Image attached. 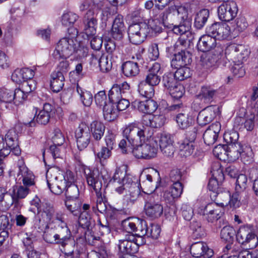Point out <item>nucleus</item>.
Segmentation results:
<instances>
[{
    "mask_svg": "<svg viewBox=\"0 0 258 258\" xmlns=\"http://www.w3.org/2000/svg\"><path fill=\"white\" fill-rule=\"evenodd\" d=\"M29 192V189L28 187L23 185L14 186L11 192H9V196L12 199L21 201L25 198Z\"/></svg>",
    "mask_w": 258,
    "mask_h": 258,
    "instance_id": "nucleus-43",
    "label": "nucleus"
},
{
    "mask_svg": "<svg viewBox=\"0 0 258 258\" xmlns=\"http://www.w3.org/2000/svg\"><path fill=\"white\" fill-rule=\"evenodd\" d=\"M160 150L167 157H172L175 151L174 137L167 133L161 134L159 140Z\"/></svg>",
    "mask_w": 258,
    "mask_h": 258,
    "instance_id": "nucleus-19",
    "label": "nucleus"
},
{
    "mask_svg": "<svg viewBox=\"0 0 258 258\" xmlns=\"http://www.w3.org/2000/svg\"><path fill=\"white\" fill-rule=\"evenodd\" d=\"M188 17L187 7L180 4L171 5L164 12L160 13V21L165 24L172 25L177 22L180 24L183 21H186ZM173 27H172V28Z\"/></svg>",
    "mask_w": 258,
    "mask_h": 258,
    "instance_id": "nucleus-5",
    "label": "nucleus"
},
{
    "mask_svg": "<svg viewBox=\"0 0 258 258\" xmlns=\"http://www.w3.org/2000/svg\"><path fill=\"white\" fill-rule=\"evenodd\" d=\"M121 227L124 231L128 233H133L137 229V224L133 219L130 218L122 221Z\"/></svg>",
    "mask_w": 258,
    "mask_h": 258,
    "instance_id": "nucleus-63",
    "label": "nucleus"
},
{
    "mask_svg": "<svg viewBox=\"0 0 258 258\" xmlns=\"http://www.w3.org/2000/svg\"><path fill=\"white\" fill-rule=\"evenodd\" d=\"M161 74L160 64L158 62H154L149 68L146 77L145 82L153 87L157 86L161 81Z\"/></svg>",
    "mask_w": 258,
    "mask_h": 258,
    "instance_id": "nucleus-27",
    "label": "nucleus"
},
{
    "mask_svg": "<svg viewBox=\"0 0 258 258\" xmlns=\"http://www.w3.org/2000/svg\"><path fill=\"white\" fill-rule=\"evenodd\" d=\"M227 25L229 28V36L232 34L234 36L243 31L248 26V23L244 17H239L234 22Z\"/></svg>",
    "mask_w": 258,
    "mask_h": 258,
    "instance_id": "nucleus-34",
    "label": "nucleus"
},
{
    "mask_svg": "<svg viewBox=\"0 0 258 258\" xmlns=\"http://www.w3.org/2000/svg\"><path fill=\"white\" fill-rule=\"evenodd\" d=\"M75 137L78 148L80 151L84 150L88 146L90 141L89 127L85 124L80 125L76 131Z\"/></svg>",
    "mask_w": 258,
    "mask_h": 258,
    "instance_id": "nucleus-23",
    "label": "nucleus"
},
{
    "mask_svg": "<svg viewBox=\"0 0 258 258\" xmlns=\"http://www.w3.org/2000/svg\"><path fill=\"white\" fill-rule=\"evenodd\" d=\"M209 17V12L207 9L200 11L196 15L194 25L198 29H202L205 25Z\"/></svg>",
    "mask_w": 258,
    "mask_h": 258,
    "instance_id": "nucleus-47",
    "label": "nucleus"
},
{
    "mask_svg": "<svg viewBox=\"0 0 258 258\" xmlns=\"http://www.w3.org/2000/svg\"><path fill=\"white\" fill-rule=\"evenodd\" d=\"M219 107L217 106L211 105L202 110L197 117L199 125L204 126L210 123L219 112Z\"/></svg>",
    "mask_w": 258,
    "mask_h": 258,
    "instance_id": "nucleus-21",
    "label": "nucleus"
},
{
    "mask_svg": "<svg viewBox=\"0 0 258 258\" xmlns=\"http://www.w3.org/2000/svg\"><path fill=\"white\" fill-rule=\"evenodd\" d=\"M51 76V88L54 92H58L64 85V77L61 73L58 72L52 73Z\"/></svg>",
    "mask_w": 258,
    "mask_h": 258,
    "instance_id": "nucleus-39",
    "label": "nucleus"
},
{
    "mask_svg": "<svg viewBox=\"0 0 258 258\" xmlns=\"http://www.w3.org/2000/svg\"><path fill=\"white\" fill-rule=\"evenodd\" d=\"M147 24V28L149 31L148 35L153 36L154 34L159 33L162 31V25L168 27V24H165L160 21V13L159 15H155L153 18L150 20Z\"/></svg>",
    "mask_w": 258,
    "mask_h": 258,
    "instance_id": "nucleus-35",
    "label": "nucleus"
},
{
    "mask_svg": "<svg viewBox=\"0 0 258 258\" xmlns=\"http://www.w3.org/2000/svg\"><path fill=\"white\" fill-rule=\"evenodd\" d=\"M190 253L197 258H211L214 255L213 249L208 247L207 244L200 241L193 243L190 246Z\"/></svg>",
    "mask_w": 258,
    "mask_h": 258,
    "instance_id": "nucleus-25",
    "label": "nucleus"
},
{
    "mask_svg": "<svg viewBox=\"0 0 258 258\" xmlns=\"http://www.w3.org/2000/svg\"><path fill=\"white\" fill-rule=\"evenodd\" d=\"M198 133V127L195 126L186 131L184 134V138L182 140L179 146L180 154L184 157L190 156L195 148V140Z\"/></svg>",
    "mask_w": 258,
    "mask_h": 258,
    "instance_id": "nucleus-10",
    "label": "nucleus"
},
{
    "mask_svg": "<svg viewBox=\"0 0 258 258\" xmlns=\"http://www.w3.org/2000/svg\"><path fill=\"white\" fill-rule=\"evenodd\" d=\"M177 80L173 73H168L163 76L162 83L164 87L168 91L174 86L179 83Z\"/></svg>",
    "mask_w": 258,
    "mask_h": 258,
    "instance_id": "nucleus-50",
    "label": "nucleus"
},
{
    "mask_svg": "<svg viewBox=\"0 0 258 258\" xmlns=\"http://www.w3.org/2000/svg\"><path fill=\"white\" fill-rule=\"evenodd\" d=\"M241 161L245 164H248L253 161V153L250 148L242 146V150L240 153Z\"/></svg>",
    "mask_w": 258,
    "mask_h": 258,
    "instance_id": "nucleus-60",
    "label": "nucleus"
},
{
    "mask_svg": "<svg viewBox=\"0 0 258 258\" xmlns=\"http://www.w3.org/2000/svg\"><path fill=\"white\" fill-rule=\"evenodd\" d=\"M121 69L124 75L127 77L136 76L140 72L138 63L132 61L124 62L122 65Z\"/></svg>",
    "mask_w": 258,
    "mask_h": 258,
    "instance_id": "nucleus-38",
    "label": "nucleus"
},
{
    "mask_svg": "<svg viewBox=\"0 0 258 258\" xmlns=\"http://www.w3.org/2000/svg\"><path fill=\"white\" fill-rule=\"evenodd\" d=\"M135 107L143 113H152L156 110L158 107L157 102L151 98H148L144 101L136 100L133 102Z\"/></svg>",
    "mask_w": 258,
    "mask_h": 258,
    "instance_id": "nucleus-31",
    "label": "nucleus"
},
{
    "mask_svg": "<svg viewBox=\"0 0 258 258\" xmlns=\"http://www.w3.org/2000/svg\"><path fill=\"white\" fill-rule=\"evenodd\" d=\"M216 40L214 37L206 34L201 36L197 44L198 49L202 52H206L216 47Z\"/></svg>",
    "mask_w": 258,
    "mask_h": 258,
    "instance_id": "nucleus-33",
    "label": "nucleus"
},
{
    "mask_svg": "<svg viewBox=\"0 0 258 258\" xmlns=\"http://www.w3.org/2000/svg\"><path fill=\"white\" fill-rule=\"evenodd\" d=\"M236 238L239 243L249 247H255L258 243V239L252 225L246 224L241 226L237 233Z\"/></svg>",
    "mask_w": 258,
    "mask_h": 258,
    "instance_id": "nucleus-12",
    "label": "nucleus"
},
{
    "mask_svg": "<svg viewBox=\"0 0 258 258\" xmlns=\"http://www.w3.org/2000/svg\"><path fill=\"white\" fill-rule=\"evenodd\" d=\"M206 34L214 37L215 40H223L229 36V28L227 24L216 22L206 28Z\"/></svg>",
    "mask_w": 258,
    "mask_h": 258,
    "instance_id": "nucleus-20",
    "label": "nucleus"
},
{
    "mask_svg": "<svg viewBox=\"0 0 258 258\" xmlns=\"http://www.w3.org/2000/svg\"><path fill=\"white\" fill-rule=\"evenodd\" d=\"M137 143L132 142L131 140L124 138L119 143V148L123 153H127L132 152L134 148L137 146Z\"/></svg>",
    "mask_w": 258,
    "mask_h": 258,
    "instance_id": "nucleus-55",
    "label": "nucleus"
},
{
    "mask_svg": "<svg viewBox=\"0 0 258 258\" xmlns=\"http://www.w3.org/2000/svg\"><path fill=\"white\" fill-rule=\"evenodd\" d=\"M149 128L142 129L136 123H132L126 125L123 130V136L137 144L139 141L144 142L151 138V132Z\"/></svg>",
    "mask_w": 258,
    "mask_h": 258,
    "instance_id": "nucleus-9",
    "label": "nucleus"
},
{
    "mask_svg": "<svg viewBox=\"0 0 258 258\" xmlns=\"http://www.w3.org/2000/svg\"><path fill=\"white\" fill-rule=\"evenodd\" d=\"M237 12V4L233 1L222 3L217 9L219 18L221 21L225 22L232 20L236 16Z\"/></svg>",
    "mask_w": 258,
    "mask_h": 258,
    "instance_id": "nucleus-15",
    "label": "nucleus"
},
{
    "mask_svg": "<svg viewBox=\"0 0 258 258\" xmlns=\"http://www.w3.org/2000/svg\"><path fill=\"white\" fill-rule=\"evenodd\" d=\"M158 150L157 142L152 139L148 143L137 145L133 150V154L137 158L149 159L156 157Z\"/></svg>",
    "mask_w": 258,
    "mask_h": 258,
    "instance_id": "nucleus-13",
    "label": "nucleus"
},
{
    "mask_svg": "<svg viewBox=\"0 0 258 258\" xmlns=\"http://www.w3.org/2000/svg\"><path fill=\"white\" fill-rule=\"evenodd\" d=\"M64 190L66 199H76L79 196V190L78 186L74 182L68 183Z\"/></svg>",
    "mask_w": 258,
    "mask_h": 258,
    "instance_id": "nucleus-52",
    "label": "nucleus"
},
{
    "mask_svg": "<svg viewBox=\"0 0 258 258\" xmlns=\"http://www.w3.org/2000/svg\"><path fill=\"white\" fill-rule=\"evenodd\" d=\"M190 23L187 21H183L180 24L174 25L172 31L177 35L186 34L187 37L186 39L189 41L190 43L192 45V41L195 39L196 33L195 31H190Z\"/></svg>",
    "mask_w": 258,
    "mask_h": 258,
    "instance_id": "nucleus-29",
    "label": "nucleus"
},
{
    "mask_svg": "<svg viewBox=\"0 0 258 258\" xmlns=\"http://www.w3.org/2000/svg\"><path fill=\"white\" fill-rule=\"evenodd\" d=\"M75 241L72 238V234L70 231L69 241L64 244H59L62 247L61 250L66 256V258H75Z\"/></svg>",
    "mask_w": 258,
    "mask_h": 258,
    "instance_id": "nucleus-42",
    "label": "nucleus"
},
{
    "mask_svg": "<svg viewBox=\"0 0 258 258\" xmlns=\"http://www.w3.org/2000/svg\"><path fill=\"white\" fill-rule=\"evenodd\" d=\"M68 36L59 40L52 53L55 59L67 58L78 50V42L76 40L78 31L75 28H68Z\"/></svg>",
    "mask_w": 258,
    "mask_h": 258,
    "instance_id": "nucleus-3",
    "label": "nucleus"
},
{
    "mask_svg": "<svg viewBox=\"0 0 258 258\" xmlns=\"http://www.w3.org/2000/svg\"><path fill=\"white\" fill-rule=\"evenodd\" d=\"M191 61V53L189 51L182 50L174 54L171 60V66L173 68H178L189 64Z\"/></svg>",
    "mask_w": 258,
    "mask_h": 258,
    "instance_id": "nucleus-26",
    "label": "nucleus"
},
{
    "mask_svg": "<svg viewBox=\"0 0 258 258\" xmlns=\"http://www.w3.org/2000/svg\"><path fill=\"white\" fill-rule=\"evenodd\" d=\"M85 175L88 185L94 190L98 197H101L103 176L97 170L90 169L85 171Z\"/></svg>",
    "mask_w": 258,
    "mask_h": 258,
    "instance_id": "nucleus-16",
    "label": "nucleus"
},
{
    "mask_svg": "<svg viewBox=\"0 0 258 258\" xmlns=\"http://www.w3.org/2000/svg\"><path fill=\"white\" fill-rule=\"evenodd\" d=\"M240 192L235 190L232 196L229 192H226L225 195L227 198V200L229 199V201L228 203L227 201L225 203H221L220 206L223 207L229 205L230 207L234 209L239 207L240 205Z\"/></svg>",
    "mask_w": 258,
    "mask_h": 258,
    "instance_id": "nucleus-48",
    "label": "nucleus"
},
{
    "mask_svg": "<svg viewBox=\"0 0 258 258\" xmlns=\"http://www.w3.org/2000/svg\"><path fill=\"white\" fill-rule=\"evenodd\" d=\"M103 4V0H83L80 3V11H86L84 16V32L88 37L96 34L98 8H102Z\"/></svg>",
    "mask_w": 258,
    "mask_h": 258,
    "instance_id": "nucleus-2",
    "label": "nucleus"
},
{
    "mask_svg": "<svg viewBox=\"0 0 258 258\" xmlns=\"http://www.w3.org/2000/svg\"><path fill=\"white\" fill-rule=\"evenodd\" d=\"M78 19V16L73 12L64 13L61 17V23L63 25L73 28L72 26Z\"/></svg>",
    "mask_w": 258,
    "mask_h": 258,
    "instance_id": "nucleus-56",
    "label": "nucleus"
},
{
    "mask_svg": "<svg viewBox=\"0 0 258 258\" xmlns=\"http://www.w3.org/2000/svg\"><path fill=\"white\" fill-rule=\"evenodd\" d=\"M249 51L243 45L231 44L228 46L225 53L231 60H237L238 62L247 58L249 54Z\"/></svg>",
    "mask_w": 258,
    "mask_h": 258,
    "instance_id": "nucleus-18",
    "label": "nucleus"
},
{
    "mask_svg": "<svg viewBox=\"0 0 258 258\" xmlns=\"http://www.w3.org/2000/svg\"><path fill=\"white\" fill-rule=\"evenodd\" d=\"M146 23L141 22L131 24L128 28L130 41L135 45H139L144 41L148 35Z\"/></svg>",
    "mask_w": 258,
    "mask_h": 258,
    "instance_id": "nucleus-11",
    "label": "nucleus"
},
{
    "mask_svg": "<svg viewBox=\"0 0 258 258\" xmlns=\"http://www.w3.org/2000/svg\"><path fill=\"white\" fill-rule=\"evenodd\" d=\"M44 240L47 243L55 244H64L70 237V229L66 223H62V229H55L48 227L44 232Z\"/></svg>",
    "mask_w": 258,
    "mask_h": 258,
    "instance_id": "nucleus-6",
    "label": "nucleus"
},
{
    "mask_svg": "<svg viewBox=\"0 0 258 258\" xmlns=\"http://www.w3.org/2000/svg\"><path fill=\"white\" fill-rule=\"evenodd\" d=\"M173 98L179 99L181 98L185 93V89L180 83L168 91Z\"/></svg>",
    "mask_w": 258,
    "mask_h": 258,
    "instance_id": "nucleus-62",
    "label": "nucleus"
},
{
    "mask_svg": "<svg viewBox=\"0 0 258 258\" xmlns=\"http://www.w3.org/2000/svg\"><path fill=\"white\" fill-rule=\"evenodd\" d=\"M105 126L101 121L95 120L90 124L89 130L92 134L93 139L96 141H100L104 134Z\"/></svg>",
    "mask_w": 258,
    "mask_h": 258,
    "instance_id": "nucleus-36",
    "label": "nucleus"
},
{
    "mask_svg": "<svg viewBox=\"0 0 258 258\" xmlns=\"http://www.w3.org/2000/svg\"><path fill=\"white\" fill-rule=\"evenodd\" d=\"M216 53L213 51L209 53L206 56L205 63L207 68L216 66L222 57V50L220 47H216Z\"/></svg>",
    "mask_w": 258,
    "mask_h": 258,
    "instance_id": "nucleus-40",
    "label": "nucleus"
},
{
    "mask_svg": "<svg viewBox=\"0 0 258 258\" xmlns=\"http://www.w3.org/2000/svg\"><path fill=\"white\" fill-rule=\"evenodd\" d=\"M13 91L5 88H0V110L4 107L7 108L6 104L13 101Z\"/></svg>",
    "mask_w": 258,
    "mask_h": 258,
    "instance_id": "nucleus-45",
    "label": "nucleus"
},
{
    "mask_svg": "<svg viewBox=\"0 0 258 258\" xmlns=\"http://www.w3.org/2000/svg\"><path fill=\"white\" fill-rule=\"evenodd\" d=\"M218 91L214 89L211 86H203L202 87L199 97L205 102H211L217 96Z\"/></svg>",
    "mask_w": 258,
    "mask_h": 258,
    "instance_id": "nucleus-41",
    "label": "nucleus"
},
{
    "mask_svg": "<svg viewBox=\"0 0 258 258\" xmlns=\"http://www.w3.org/2000/svg\"><path fill=\"white\" fill-rule=\"evenodd\" d=\"M230 71L236 78L242 77L245 74V69L241 61L239 62L238 63L234 62L233 64H231Z\"/></svg>",
    "mask_w": 258,
    "mask_h": 258,
    "instance_id": "nucleus-61",
    "label": "nucleus"
},
{
    "mask_svg": "<svg viewBox=\"0 0 258 258\" xmlns=\"http://www.w3.org/2000/svg\"><path fill=\"white\" fill-rule=\"evenodd\" d=\"M140 94L147 98H152L154 95V89L153 86L146 82H141L138 87Z\"/></svg>",
    "mask_w": 258,
    "mask_h": 258,
    "instance_id": "nucleus-49",
    "label": "nucleus"
},
{
    "mask_svg": "<svg viewBox=\"0 0 258 258\" xmlns=\"http://www.w3.org/2000/svg\"><path fill=\"white\" fill-rule=\"evenodd\" d=\"M52 106L49 103H45L43 105V108L40 110L38 114L34 117L33 120L25 123L29 126H34L37 123L41 125L46 124L49 121L52 114Z\"/></svg>",
    "mask_w": 258,
    "mask_h": 258,
    "instance_id": "nucleus-24",
    "label": "nucleus"
},
{
    "mask_svg": "<svg viewBox=\"0 0 258 258\" xmlns=\"http://www.w3.org/2000/svg\"><path fill=\"white\" fill-rule=\"evenodd\" d=\"M223 138L225 142L229 144V146L232 145L239 144L237 142L239 139L238 133L234 130H231L226 132L224 135Z\"/></svg>",
    "mask_w": 258,
    "mask_h": 258,
    "instance_id": "nucleus-57",
    "label": "nucleus"
},
{
    "mask_svg": "<svg viewBox=\"0 0 258 258\" xmlns=\"http://www.w3.org/2000/svg\"><path fill=\"white\" fill-rule=\"evenodd\" d=\"M138 223L137 225V229L135 230V234H133L137 239L144 238L143 236H146L147 233L148 227L146 222L144 220L137 221Z\"/></svg>",
    "mask_w": 258,
    "mask_h": 258,
    "instance_id": "nucleus-59",
    "label": "nucleus"
},
{
    "mask_svg": "<svg viewBox=\"0 0 258 258\" xmlns=\"http://www.w3.org/2000/svg\"><path fill=\"white\" fill-rule=\"evenodd\" d=\"M176 69V71L173 74L178 81H183L191 76V71L189 68L184 66L180 67Z\"/></svg>",
    "mask_w": 258,
    "mask_h": 258,
    "instance_id": "nucleus-58",
    "label": "nucleus"
},
{
    "mask_svg": "<svg viewBox=\"0 0 258 258\" xmlns=\"http://www.w3.org/2000/svg\"><path fill=\"white\" fill-rule=\"evenodd\" d=\"M235 234V230L232 227L225 226L221 229L220 235L222 239L230 243L233 241Z\"/></svg>",
    "mask_w": 258,
    "mask_h": 258,
    "instance_id": "nucleus-54",
    "label": "nucleus"
},
{
    "mask_svg": "<svg viewBox=\"0 0 258 258\" xmlns=\"http://www.w3.org/2000/svg\"><path fill=\"white\" fill-rule=\"evenodd\" d=\"M55 213L53 206L49 203H43L35 216L34 225L39 228L47 226Z\"/></svg>",
    "mask_w": 258,
    "mask_h": 258,
    "instance_id": "nucleus-14",
    "label": "nucleus"
},
{
    "mask_svg": "<svg viewBox=\"0 0 258 258\" xmlns=\"http://www.w3.org/2000/svg\"><path fill=\"white\" fill-rule=\"evenodd\" d=\"M144 243V238L137 239L133 234H128L126 235L123 239L119 240L118 247L121 253L132 255L137 252L139 246Z\"/></svg>",
    "mask_w": 258,
    "mask_h": 258,
    "instance_id": "nucleus-8",
    "label": "nucleus"
},
{
    "mask_svg": "<svg viewBox=\"0 0 258 258\" xmlns=\"http://www.w3.org/2000/svg\"><path fill=\"white\" fill-rule=\"evenodd\" d=\"M145 199L144 211L146 216L152 219L161 217L163 212V206L159 196L156 194H148Z\"/></svg>",
    "mask_w": 258,
    "mask_h": 258,
    "instance_id": "nucleus-7",
    "label": "nucleus"
},
{
    "mask_svg": "<svg viewBox=\"0 0 258 258\" xmlns=\"http://www.w3.org/2000/svg\"><path fill=\"white\" fill-rule=\"evenodd\" d=\"M122 97L123 95L121 93V91H120L119 85L118 84L114 85L108 93V97L110 102L116 104V102L120 99L122 98Z\"/></svg>",
    "mask_w": 258,
    "mask_h": 258,
    "instance_id": "nucleus-53",
    "label": "nucleus"
},
{
    "mask_svg": "<svg viewBox=\"0 0 258 258\" xmlns=\"http://www.w3.org/2000/svg\"><path fill=\"white\" fill-rule=\"evenodd\" d=\"M65 206L74 215L78 216L81 211L82 202L79 199H66L64 201Z\"/></svg>",
    "mask_w": 258,
    "mask_h": 258,
    "instance_id": "nucleus-44",
    "label": "nucleus"
},
{
    "mask_svg": "<svg viewBox=\"0 0 258 258\" xmlns=\"http://www.w3.org/2000/svg\"><path fill=\"white\" fill-rule=\"evenodd\" d=\"M176 120L179 127L182 130L189 127L195 122L193 117L190 114L185 112L178 113L176 115Z\"/></svg>",
    "mask_w": 258,
    "mask_h": 258,
    "instance_id": "nucleus-37",
    "label": "nucleus"
},
{
    "mask_svg": "<svg viewBox=\"0 0 258 258\" xmlns=\"http://www.w3.org/2000/svg\"><path fill=\"white\" fill-rule=\"evenodd\" d=\"M242 146L240 144L232 145L228 147L227 156L231 160L238 159L240 156Z\"/></svg>",
    "mask_w": 258,
    "mask_h": 258,
    "instance_id": "nucleus-51",
    "label": "nucleus"
},
{
    "mask_svg": "<svg viewBox=\"0 0 258 258\" xmlns=\"http://www.w3.org/2000/svg\"><path fill=\"white\" fill-rule=\"evenodd\" d=\"M198 213L203 216V219L208 222L213 223L219 219L222 212L218 204L211 203L198 210Z\"/></svg>",
    "mask_w": 258,
    "mask_h": 258,
    "instance_id": "nucleus-17",
    "label": "nucleus"
},
{
    "mask_svg": "<svg viewBox=\"0 0 258 258\" xmlns=\"http://www.w3.org/2000/svg\"><path fill=\"white\" fill-rule=\"evenodd\" d=\"M163 116L159 115H154L152 113H147L144 115L142 119V129L149 128L151 132V137L153 134V128L160 127L163 124L161 120L163 119Z\"/></svg>",
    "mask_w": 258,
    "mask_h": 258,
    "instance_id": "nucleus-28",
    "label": "nucleus"
},
{
    "mask_svg": "<svg viewBox=\"0 0 258 258\" xmlns=\"http://www.w3.org/2000/svg\"><path fill=\"white\" fill-rule=\"evenodd\" d=\"M116 192L124 194V200L128 204H134L138 199L140 190L137 183L134 182L129 175H125L123 171L118 168L110 180Z\"/></svg>",
    "mask_w": 258,
    "mask_h": 258,
    "instance_id": "nucleus-1",
    "label": "nucleus"
},
{
    "mask_svg": "<svg viewBox=\"0 0 258 258\" xmlns=\"http://www.w3.org/2000/svg\"><path fill=\"white\" fill-rule=\"evenodd\" d=\"M5 142L6 144L5 148L9 149L11 152L16 156H19L21 151L19 146L17 137L14 131H10L5 136Z\"/></svg>",
    "mask_w": 258,
    "mask_h": 258,
    "instance_id": "nucleus-30",
    "label": "nucleus"
},
{
    "mask_svg": "<svg viewBox=\"0 0 258 258\" xmlns=\"http://www.w3.org/2000/svg\"><path fill=\"white\" fill-rule=\"evenodd\" d=\"M183 191L182 183H174L163 192V197L168 203H172L174 199L179 197Z\"/></svg>",
    "mask_w": 258,
    "mask_h": 258,
    "instance_id": "nucleus-32",
    "label": "nucleus"
},
{
    "mask_svg": "<svg viewBox=\"0 0 258 258\" xmlns=\"http://www.w3.org/2000/svg\"><path fill=\"white\" fill-rule=\"evenodd\" d=\"M116 135L111 130H108L105 136L106 146L113 150L116 145Z\"/></svg>",
    "mask_w": 258,
    "mask_h": 258,
    "instance_id": "nucleus-64",
    "label": "nucleus"
},
{
    "mask_svg": "<svg viewBox=\"0 0 258 258\" xmlns=\"http://www.w3.org/2000/svg\"><path fill=\"white\" fill-rule=\"evenodd\" d=\"M47 183L50 190L55 195H60L67 187L68 183L74 182L75 176L70 170H67L64 174L58 172L46 174Z\"/></svg>",
    "mask_w": 258,
    "mask_h": 258,
    "instance_id": "nucleus-4",
    "label": "nucleus"
},
{
    "mask_svg": "<svg viewBox=\"0 0 258 258\" xmlns=\"http://www.w3.org/2000/svg\"><path fill=\"white\" fill-rule=\"evenodd\" d=\"M114 103L109 102L103 107V116L105 120L111 121L116 118L117 115V110L114 108Z\"/></svg>",
    "mask_w": 258,
    "mask_h": 258,
    "instance_id": "nucleus-46",
    "label": "nucleus"
},
{
    "mask_svg": "<svg viewBox=\"0 0 258 258\" xmlns=\"http://www.w3.org/2000/svg\"><path fill=\"white\" fill-rule=\"evenodd\" d=\"M18 168L17 177L19 180H22L24 186L28 187L35 185V176L26 166L23 161H19Z\"/></svg>",
    "mask_w": 258,
    "mask_h": 258,
    "instance_id": "nucleus-22",
    "label": "nucleus"
}]
</instances>
